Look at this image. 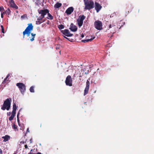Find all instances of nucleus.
<instances>
[{
	"mask_svg": "<svg viewBox=\"0 0 154 154\" xmlns=\"http://www.w3.org/2000/svg\"><path fill=\"white\" fill-rule=\"evenodd\" d=\"M38 14L41 15L37 19V20L36 21V24L39 25L45 21V20H44L43 21H42V20L47 12L45 11H40L39 9L38 10Z\"/></svg>",
	"mask_w": 154,
	"mask_h": 154,
	"instance_id": "f257e3e1",
	"label": "nucleus"
},
{
	"mask_svg": "<svg viewBox=\"0 0 154 154\" xmlns=\"http://www.w3.org/2000/svg\"><path fill=\"white\" fill-rule=\"evenodd\" d=\"M11 102V98H8L4 101L3 105L1 107V109L3 110H5L6 109L7 110H9L10 108Z\"/></svg>",
	"mask_w": 154,
	"mask_h": 154,
	"instance_id": "f03ea898",
	"label": "nucleus"
},
{
	"mask_svg": "<svg viewBox=\"0 0 154 154\" xmlns=\"http://www.w3.org/2000/svg\"><path fill=\"white\" fill-rule=\"evenodd\" d=\"M85 9L86 10H91L94 7V2L91 0H87V2L85 3Z\"/></svg>",
	"mask_w": 154,
	"mask_h": 154,
	"instance_id": "7ed1b4c3",
	"label": "nucleus"
},
{
	"mask_svg": "<svg viewBox=\"0 0 154 154\" xmlns=\"http://www.w3.org/2000/svg\"><path fill=\"white\" fill-rule=\"evenodd\" d=\"M16 86H17L22 94H24L26 90V86L23 83H18L16 84Z\"/></svg>",
	"mask_w": 154,
	"mask_h": 154,
	"instance_id": "20e7f679",
	"label": "nucleus"
},
{
	"mask_svg": "<svg viewBox=\"0 0 154 154\" xmlns=\"http://www.w3.org/2000/svg\"><path fill=\"white\" fill-rule=\"evenodd\" d=\"M85 17L84 15H80L77 21L79 27H80L82 25L84 20L85 19Z\"/></svg>",
	"mask_w": 154,
	"mask_h": 154,
	"instance_id": "39448f33",
	"label": "nucleus"
},
{
	"mask_svg": "<svg viewBox=\"0 0 154 154\" xmlns=\"http://www.w3.org/2000/svg\"><path fill=\"white\" fill-rule=\"evenodd\" d=\"M95 27L97 30H101L102 29V23L99 20L95 21L94 23Z\"/></svg>",
	"mask_w": 154,
	"mask_h": 154,
	"instance_id": "423d86ee",
	"label": "nucleus"
},
{
	"mask_svg": "<svg viewBox=\"0 0 154 154\" xmlns=\"http://www.w3.org/2000/svg\"><path fill=\"white\" fill-rule=\"evenodd\" d=\"M65 82L67 85L71 86L72 85V80L70 75H68L66 78Z\"/></svg>",
	"mask_w": 154,
	"mask_h": 154,
	"instance_id": "0eeeda50",
	"label": "nucleus"
},
{
	"mask_svg": "<svg viewBox=\"0 0 154 154\" xmlns=\"http://www.w3.org/2000/svg\"><path fill=\"white\" fill-rule=\"evenodd\" d=\"M61 32L63 35L67 37H71L73 35V34L70 33L69 30L68 29L61 30Z\"/></svg>",
	"mask_w": 154,
	"mask_h": 154,
	"instance_id": "6e6552de",
	"label": "nucleus"
},
{
	"mask_svg": "<svg viewBox=\"0 0 154 154\" xmlns=\"http://www.w3.org/2000/svg\"><path fill=\"white\" fill-rule=\"evenodd\" d=\"M40 11H45L46 12H47L45 14V15L47 14L48 17H46L47 19L52 20L53 19V16L49 13V11L47 9H45L44 10H40Z\"/></svg>",
	"mask_w": 154,
	"mask_h": 154,
	"instance_id": "1a4fd4ad",
	"label": "nucleus"
},
{
	"mask_svg": "<svg viewBox=\"0 0 154 154\" xmlns=\"http://www.w3.org/2000/svg\"><path fill=\"white\" fill-rule=\"evenodd\" d=\"M90 82L88 80H87L86 82V86L84 90V95L85 96L88 93L89 86H90Z\"/></svg>",
	"mask_w": 154,
	"mask_h": 154,
	"instance_id": "9d476101",
	"label": "nucleus"
},
{
	"mask_svg": "<svg viewBox=\"0 0 154 154\" xmlns=\"http://www.w3.org/2000/svg\"><path fill=\"white\" fill-rule=\"evenodd\" d=\"M95 9L97 12L98 13L102 8V6L99 3L95 2Z\"/></svg>",
	"mask_w": 154,
	"mask_h": 154,
	"instance_id": "9b49d317",
	"label": "nucleus"
},
{
	"mask_svg": "<svg viewBox=\"0 0 154 154\" xmlns=\"http://www.w3.org/2000/svg\"><path fill=\"white\" fill-rule=\"evenodd\" d=\"M33 26L32 23H30L28 24V26L26 28V29L24 31V33H26V31H30L32 30L33 29Z\"/></svg>",
	"mask_w": 154,
	"mask_h": 154,
	"instance_id": "f8f14e48",
	"label": "nucleus"
},
{
	"mask_svg": "<svg viewBox=\"0 0 154 154\" xmlns=\"http://www.w3.org/2000/svg\"><path fill=\"white\" fill-rule=\"evenodd\" d=\"M77 27L76 26L74 25L73 23L71 24L69 29L71 31L73 32H75L77 31Z\"/></svg>",
	"mask_w": 154,
	"mask_h": 154,
	"instance_id": "ddd939ff",
	"label": "nucleus"
},
{
	"mask_svg": "<svg viewBox=\"0 0 154 154\" xmlns=\"http://www.w3.org/2000/svg\"><path fill=\"white\" fill-rule=\"evenodd\" d=\"M10 6L12 8L17 9L18 8V6L16 5V4L14 3V1L13 0H10Z\"/></svg>",
	"mask_w": 154,
	"mask_h": 154,
	"instance_id": "4468645a",
	"label": "nucleus"
},
{
	"mask_svg": "<svg viewBox=\"0 0 154 154\" xmlns=\"http://www.w3.org/2000/svg\"><path fill=\"white\" fill-rule=\"evenodd\" d=\"M74 8L73 7H69L66 11V13L67 15L70 14L73 11Z\"/></svg>",
	"mask_w": 154,
	"mask_h": 154,
	"instance_id": "2eb2a0df",
	"label": "nucleus"
},
{
	"mask_svg": "<svg viewBox=\"0 0 154 154\" xmlns=\"http://www.w3.org/2000/svg\"><path fill=\"white\" fill-rule=\"evenodd\" d=\"M17 109L16 105L15 104H14L13 105V111L11 115L14 117L16 114V111Z\"/></svg>",
	"mask_w": 154,
	"mask_h": 154,
	"instance_id": "dca6fc26",
	"label": "nucleus"
},
{
	"mask_svg": "<svg viewBox=\"0 0 154 154\" xmlns=\"http://www.w3.org/2000/svg\"><path fill=\"white\" fill-rule=\"evenodd\" d=\"M112 28L114 30V31L113 32H112V33L113 34L115 33V30L116 29V26L114 24H110L109 26L108 29Z\"/></svg>",
	"mask_w": 154,
	"mask_h": 154,
	"instance_id": "f3484780",
	"label": "nucleus"
},
{
	"mask_svg": "<svg viewBox=\"0 0 154 154\" xmlns=\"http://www.w3.org/2000/svg\"><path fill=\"white\" fill-rule=\"evenodd\" d=\"M10 136L8 135H6L5 136L2 137V138L4 139L3 141L4 142L8 141L10 139Z\"/></svg>",
	"mask_w": 154,
	"mask_h": 154,
	"instance_id": "a211bd4d",
	"label": "nucleus"
},
{
	"mask_svg": "<svg viewBox=\"0 0 154 154\" xmlns=\"http://www.w3.org/2000/svg\"><path fill=\"white\" fill-rule=\"evenodd\" d=\"M94 38H95L94 36H91V38H90V39H88L85 40H82V42H83L85 43L86 42H88L89 41H92V40L94 39Z\"/></svg>",
	"mask_w": 154,
	"mask_h": 154,
	"instance_id": "6ab92c4d",
	"label": "nucleus"
},
{
	"mask_svg": "<svg viewBox=\"0 0 154 154\" xmlns=\"http://www.w3.org/2000/svg\"><path fill=\"white\" fill-rule=\"evenodd\" d=\"M35 5L39 7L41 5V1L40 0H36L35 2Z\"/></svg>",
	"mask_w": 154,
	"mask_h": 154,
	"instance_id": "aec40b11",
	"label": "nucleus"
},
{
	"mask_svg": "<svg viewBox=\"0 0 154 154\" xmlns=\"http://www.w3.org/2000/svg\"><path fill=\"white\" fill-rule=\"evenodd\" d=\"M62 4L59 3H57L54 5V7L56 8H58L61 6Z\"/></svg>",
	"mask_w": 154,
	"mask_h": 154,
	"instance_id": "412c9836",
	"label": "nucleus"
},
{
	"mask_svg": "<svg viewBox=\"0 0 154 154\" xmlns=\"http://www.w3.org/2000/svg\"><path fill=\"white\" fill-rule=\"evenodd\" d=\"M31 36H32V37L30 39V40L31 42H32L34 40V38H35V36L36 35V34H34L33 33H32L31 34Z\"/></svg>",
	"mask_w": 154,
	"mask_h": 154,
	"instance_id": "4be33fe9",
	"label": "nucleus"
},
{
	"mask_svg": "<svg viewBox=\"0 0 154 154\" xmlns=\"http://www.w3.org/2000/svg\"><path fill=\"white\" fill-rule=\"evenodd\" d=\"M11 11L9 8H8L7 10L4 12H3V13H5L6 14L8 15L10 14Z\"/></svg>",
	"mask_w": 154,
	"mask_h": 154,
	"instance_id": "5701e85b",
	"label": "nucleus"
},
{
	"mask_svg": "<svg viewBox=\"0 0 154 154\" xmlns=\"http://www.w3.org/2000/svg\"><path fill=\"white\" fill-rule=\"evenodd\" d=\"M26 33H24V31L23 32V38H24V36L26 34L28 36H29L30 35V31H26Z\"/></svg>",
	"mask_w": 154,
	"mask_h": 154,
	"instance_id": "b1692460",
	"label": "nucleus"
},
{
	"mask_svg": "<svg viewBox=\"0 0 154 154\" xmlns=\"http://www.w3.org/2000/svg\"><path fill=\"white\" fill-rule=\"evenodd\" d=\"M20 109L19 110V112H18L17 114V122H18V125L19 126H20V123L19 122V115L20 114Z\"/></svg>",
	"mask_w": 154,
	"mask_h": 154,
	"instance_id": "393cba45",
	"label": "nucleus"
},
{
	"mask_svg": "<svg viewBox=\"0 0 154 154\" xmlns=\"http://www.w3.org/2000/svg\"><path fill=\"white\" fill-rule=\"evenodd\" d=\"M58 27L60 29H64V25L62 24H60L58 26Z\"/></svg>",
	"mask_w": 154,
	"mask_h": 154,
	"instance_id": "a878e982",
	"label": "nucleus"
},
{
	"mask_svg": "<svg viewBox=\"0 0 154 154\" xmlns=\"http://www.w3.org/2000/svg\"><path fill=\"white\" fill-rule=\"evenodd\" d=\"M30 92L34 93V87L33 86H31L29 89Z\"/></svg>",
	"mask_w": 154,
	"mask_h": 154,
	"instance_id": "bb28decb",
	"label": "nucleus"
},
{
	"mask_svg": "<svg viewBox=\"0 0 154 154\" xmlns=\"http://www.w3.org/2000/svg\"><path fill=\"white\" fill-rule=\"evenodd\" d=\"M10 76V74H8L7 76H6V78L4 79V81L2 82V84H4L5 83V82H6V80Z\"/></svg>",
	"mask_w": 154,
	"mask_h": 154,
	"instance_id": "cd10ccee",
	"label": "nucleus"
},
{
	"mask_svg": "<svg viewBox=\"0 0 154 154\" xmlns=\"http://www.w3.org/2000/svg\"><path fill=\"white\" fill-rule=\"evenodd\" d=\"M12 127H13V128L15 131H18L17 125H15L14 124L13 126H12Z\"/></svg>",
	"mask_w": 154,
	"mask_h": 154,
	"instance_id": "c85d7f7f",
	"label": "nucleus"
},
{
	"mask_svg": "<svg viewBox=\"0 0 154 154\" xmlns=\"http://www.w3.org/2000/svg\"><path fill=\"white\" fill-rule=\"evenodd\" d=\"M1 28L2 29V32L3 33H4L5 32L3 26L2 25H1Z\"/></svg>",
	"mask_w": 154,
	"mask_h": 154,
	"instance_id": "c756f323",
	"label": "nucleus"
},
{
	"mask_svg": "<svg viewBox=\"0 0 154 154\" xmlns=\"http://www.w3.org/2000/svg\"><path fill=\"white\" fill-rule=\"evenodd\" d=\"M14 117V116H13V115H11V116L9 118V120L10 121H12Z\"/></svg>",
	"mask_w": 154,
	"mask_h": 154,
	"instance_id": "7c9ffc66",
	"label": "nucleus"
},
{
	"mask_svg": "<svg viewBox=\"0 0 154 154\" xmlns=\"http://www.w3.org/2000/svg\"><path fill=\"white\" fill-rule=\"evenodd\" d=\"M10 81L8 79H7V80H6V82H5V83L3 84L6 85V84H7L8 83H9L10 82Z\"/></svg>",
	"mask_w": 154,
	"mask_h": 154,
	"instance_id": "2f4dec72",
	"label": "nucleus"
},
{
	"mask_svg": "<svg viewBox=\"0 0 154 154\" xmlns=\"http://www.w3.org/2000/svg\"><path fill=\"white\" fill-rule=\"evenodd\" d=\"M21 127V128H20V129L22 130L23 129V127H24V125L23 124H22L21 125L20 124V126H19Z\"/></svg>",
	"mask_w": 154,
	"mask_h": 154,
	"instance_id": "473e14b6",
	"label": "nucleus"
},
{
	"mask_svg": "<svg viewBox=\"0 0 154 154\" xmlns=\"http://www.w3.org/2000/svg\"><path fill=\"white\" fill-rule=\"evenodd\" d=\"M4 8L3 6L0 7V11H4Z\"/></svg>",
	"mask_w": 154,
	"mask_h": 154,
	"instance_id": "72a5a7b5",
	"label": "nucleus"
},
{
	"mask_svg": "<svg viewBox=\"0 0 154 154\" xmlns=\"http://www.w3.org/2000/svg\"><path fill=\"white\" fill-rule=\"evenodd\" d=\"M3 14H4L3 12V13H1V17L2 18H3Z\"/></svg>",
	"mask_w": 154,
	"mask_h": 154,
	"instance_id": "f704fd0d",
	"label": "nucleus"
},
{
	"mask_svg": "<svg viewBox=\"0 0 154 154\" xmlns=\"http://www.w3.org/2000/svg\"><path fill=\"white\" fill-rule=\"evenodd\" d=\"M11 114V112H9L7 114H8V116H9Z\"/></svg>",
	"mask_w": 154,
	"mask_h": 154,
	"instance_id": "c9c22d12",
	"label": "nucleus"
},
{
	"mask_svg": "<svg viewBox=\"0 0 154 154\" xmlns=\"http://www.w3.org/2000/svg\"><path fill=\"white\" fill-rule=\"evenodd\" d=\"M84 34H82V35H81V37L82 38H83L84 37Z\"/></svg>",
	"mask_w": 154,
	"mask_h": 154,
	"instance_id": "e433bc0d",
	"label": "nucleus"
},
{
	"mask_svg": "<svg viewBox=\"0 0 154 154\" xmlns=\"http://www.w3.org/2000/svg\"><path fill=\"white\" fill-rule=\"evenodd\" d=\"M20 143L24 144L25 143V142L23 141H22L20 142Z\"/></svg>",
	"mask_w": 154,
	"mask_h": 154,
	"instance_id": "4c0bfd02",
	"label": "nucleus"
},
{
	"mask_svg": "<svg viewBox=\"0 0 154 154\" xmlns=\"http://www.w3.org/2000/svg\"><path fill=\"white\" fill-rule=\"evenodd\" d=\"M25 148L26 149L27 148V147H28V146H27V145H25Z\"/></svg>",
	"mask_w": 154,
	"mask_h": 154,
	"instance_id": "58836bf2",
	"label": "nucleus"
},
{
	"mask_svg": "<svg viewBox=\"0 0 154 154\" xmlns=\"http://www.w3.org/2000/svg\"><path fill=\"white\" fill-rule=\"evenodd\" d=\"M63 37H64V38H65L66 39H68V40H69V38H68L67 37H66V36H63Z\"/></svg>",
	"mask_w": 154,
	"mask_h": 154,
	"instance_id": "ea45409f",
	"label": "nucleus"
},
{
	"mask_svg": "<svg viewBox=\"0 0 154 154\" xmlns=\"http://www.w3.org/2000/svg\"><path fill=\"white\" fill-rule=\"evenodd\" d=\"M63 37H64V38H65L66 39H68V40H69V38H68L67 37H66V36H63Z\"/></svg>",
	"mask_w": 154,
	"mask_h": 154,
	"instance_id": "a19ab883",
	"label": "nucleus"
},
{
	"mask_svg": "<svg viewBox=\"0 0 154 154\" xmlns=\"http://www.w3.org/2000/svg\"><path fill=\"white\" fill-rule=\"evenodd\" d=\"M26 131L27 132H29V128H27Z\"/></svg>",
	"mask_w": 154,
	"mask_h": 154,
	"instance_id": "79ce46f5",
	"label": "nucleus"
},
{
	"mask_svg": "<svg viewBox=\"0 0 154 154\" xmlns=\"http://www.w3.org/2000/svg\"><path fill=\"white\" fill-rule=\"evenodd\" d=\"M36 154H42L41 153V152H38Z\"/></svg>",
	"mask_w": 154,
	"mask_h": 154,
	"instance_id": "37998d69",
	"label": "nucleus"
},
{
	"mask_svg": "<svg viewBox=\"0 0 154 154\" xmlns=\"http://www.w3.org/2000/svg\"><path fill=\"white\" fill-rule=\"evenodd\" d=\"M32 138L30 139V143H32Z\"/></svg>",
	"mask_w": 154,
	"mask_h": 154,
	"instance_id": "c03bdc74",
	"label": "nucleus"
},
{
	"mask_svg": "<svg viewBox=\"0 0 154 154\" xmlns=\"http://www.w3.org/2000/svg\"><path fill=\"white\" fill-rule=\"evenodd\" d=\"M84 1L85 3V2H87V1H86V0H84Z\"/></svg>",
	"mask_w": 154,
	"mask_h": 154,
	"instance_id": "a18cd8bd",
	"label": "nucleus"
},
{
	"mask_svg": "<svg viewBox=\"0 0 154 154\" xmlns=\"http://www.w3.org/2000/svg\"><path fill=\"white\" fill-rule=\"evenodd\" d=\"M59 48V47H58V46H57L56 47V49H58Z\"/></svg>",
	"mask_w": 154,
	"mask_h": 154,
	"instance_id": "49530a36",
	"label": "nucleus"
},
{
	"mask_svg": "<svg viewBox=\"0 0 154 154\" xmlns=\"http://www.w3.org/2000/svg\"><path fill=\"white\" fill-rule=\"evenodd\" d=\"M112 35H111V37H112Z\"/></svg>",
	"mask_w": 154,
	"mask_h": 154,
	"instance_id": "de8ad7c7",
	"label": "nucleus"
}]
</instances>
